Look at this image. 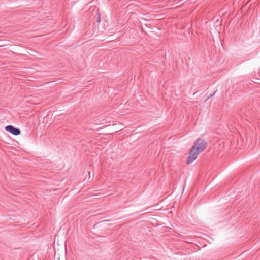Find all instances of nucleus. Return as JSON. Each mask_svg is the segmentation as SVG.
<instances>
[{
    "label": "nucleus",
    "instance_id": "1",
    "mask_svg": "<svg viewBox=\"0 0 260 260\" xmlns=\"http://www.w3.org/2000/svg\"><path fill=\"white\" fill-rule=\"evenodd\" d=\"M207 143L204 139L199 138L196 140L191 147L187 157L186 163L190 164L194 161L199 154L205 149Z\"/></svg>",
    "mask_w": 260,
    "mask_h": 260
},
{
    "label": "nucleus",
    "instance_id": "2",
    "mask_svg": "<svg viewBox=\"0 0 260 260\" xmlns=\"http://www.w3.org/2000/svg\"><path fill=\"white\" fill-rule=\"evenodd\" d=\"M5 129L6 131L15 136L19 135L21 133V131L19 128L15 127L13 125H8L6 126Z\"/></svg>",
    "mask_w": 260,
    "mask_h": 260
},
{
    "label": "nucleus",
    "instance_id": "3",
    "mask_svg": "<svg viewBox=\"0 0 260 260\" xmlns=\"http://www.w3.org/2000/svg\"><path fill=\"white\" fill-rule=\"evenodd\" d=\"M216 91L214 92L213 93L210 94V95H209L207 98L205 100V101H206L207 100H208L210 98L212 97L213 95L215 94Z\"/></svg>",
    "mask_w": 260,
    "mask_h": 260
},
{
    "label": "nucleus",
    "instance_id": "4",
    "mask_svg": "<svg viewBox=\"0 0 260 260\" xmlns=\"http://www.w3.org/2000/svg\"><path fill=\"white\" fill-rule=\"evenodd\" d=\"M97 21H98V22H99L100 21V15H99V17H98V19Z\"/></svg>",
    "mask_w": 260,
    "mask_h": 260
}]
</instances>
